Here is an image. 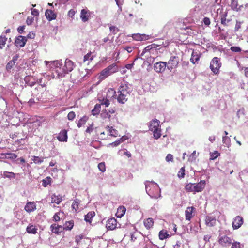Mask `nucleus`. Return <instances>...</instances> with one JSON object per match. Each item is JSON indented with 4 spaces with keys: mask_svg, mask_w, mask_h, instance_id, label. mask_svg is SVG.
Instances as JSON below:
<instances>
[{
    "mask_svg": "<svg viewBox=\"0 0 248 248\" xmlns=\"http://www.w3.org/2000/svg\"><path fill=\"white\" fill-rule=\"evenodd\" d=\"M144 225L147 229L152 228L154 225V221L152 218H148L143 221Z\"/></svg>",
    "mask_w": 248,
    "mask_h": 248,
    "instance_id": "b1692460",
    "label": "nucleus"
},
{
    "mask_svg": "<svg viewBox=\"0 0 248 248\" xmlns=\"http://www.w3.org/2000/svg\"><path fill=\"white\" fill-rule=\"evenodd\" d=\"M232 246L231 248H241V244L240 242H232Z\"/></svg>",
    "mask_w": 248,
    "mask_h": 248,
    "instance_id": "864d4df0",
    "label": "nucleus"
},
{
    "mask_svg": "<svg viewBox=\"0 0 248 248\" xmlns=\"http://www.w3.org/2000/svg\"><path fill=\"white\" fill-rule=\"evenodd\" d=\"M217 14L219 13L221 23L224 26H228L227 23L230 21V20L226 19L227 12L226 11H223L222 8L217 9Z\"/></svg>",
    "mask_w": 248,
    "mask_h": 248,
    "instance_id": "1a4fd4ad",
    "label": "nucleus"
},
{
    "mask_svg": "<svg viewBox=\"0 0 248 248\" xmlns=\"http://www.w3.org/2000/svg\"><path fill=\"white\" fill-rule=\"evenodd\" d=\"M117 220L114 218L108 219L106 222V228L110 230H113L117 227Z\"/></svg>",
    "mask_w": 248,
    "mask_h": 248,
    "instance_id": "4468645a",
    "label": "nucleus"
},
{
    "mask_svg": "<svg viewBox=\"0 0 248 248\" xmlns=\"http://www.w3.org/2000/svg\"><path fill=\"white\" fill-rule=\"evenodd\" d=\"M115 66V64H112L103 69L100 73L99 79L100 80H103L106 78L108 76L110 75L112 73L115 72L116 71V70H112Z\"/></svg>",
    "mask_w": 248,
    "mask_h": 248,
    "instance_id": "423d86ee",
    "label": "nucleus"
},
{
    "mask_svg": "<svg viewBox=\"0 0 248 248\" xmlns=\"http://www.w3.org/2000/svg\"><path fill=\"white\" fill-rule=\"evenodd\" d=\"M206 185L205 180H201L197 183H189L185 186V190L188 192H200L204 189Z\"/></svg>",
    "mask_w": 248,
    "mask_h": 248,
    "instance_id": "7ed1b4c3",
    "label": "nucleus"
},
{
    "mask_svg": "<svg viewBox=\"0 0 248 248\" xmlns=\"http://www.w3.org/2000/svg\"><path fill=\"white\" fill-rule=\"evenodd\" d=\"M146 191L152 198L157 199L161 196L158 185L154 182L147 181L145 184Z\"/></svg>",
    "mask_w": 248,
    "mask_h": 248,
    "instance_id": "f257e3e1",
    "label": "nucleus"
},
{
    "mask_svg": "<svg viewBox=\"0 0 248 248\" xmlns=\"http://www.w3.org/2000/svg\"><path fill=\"white\" fill-rule=\"evenodd\" d=\"M78 205L79 203L78 201L77 200H75L73 202L72 208L73 210H75L76 211H77L78 209Z\"/></svg>",
    "mask_w": 248,
    "mask_h": 248,
    "instance_id": "8fccbe9b",
    "label": "nucleus"
},
{
    "mask_svg": "<svg viewBox=\"0 0 248 248\" xmlns=\"http://www.w3.org/2000/svg\"><path fill=\"white\" fill-rule=\"evenodd\" d=\"M244 220L242 217L237 216L233 218L232 222V227L233 229H238L243 224Z\"/></svg>",
    "mask_w": 248,
    "mask_h": 248,
    "instance_id": "f8f14e48",
    "label": "nucleus"
},
{
    "mask_svg": "<svg viewBox=\"0 0 248 248\" xmlns=\"http://www.w3.org/2000/svg\"><path fill=\"white\" fill-rule=\"evenodd\" d=\"M179 63V58L177 56H171L167 62V68L171 71L177 67Z\"/></svg>",
    "mask_w": 248,
    "mask_h": 248,
    "instance_id": "6e6552de",
    "label": "nucleus"
},
{
    "mask_svg": "<svg viewBox=\"0 0 248 248\" xmlns=\"http://www.w3.org/2000/svg\"><path fill=\"white\" fill-rule=\"evenodd\" d=\"M110 31H112L113 33H116V32L118 31V29L114 26H111L109 27Z\"/></svg>",
    "mask_w": 248,
    "mask_h": 248,
    "instance_id": "69168bd1",
    "label": "nucleus"
},
{
    "mask_svg": "<svg viewBox=\"0 0 248 248\" xmlns=\"http://www.w3.org/2000/svg\"><path fill=\"white\" fill-rule=\"evenodd\" d=\"M106 129L107 130V134H109L110 136L114 137H116L118 136V131L112 127L107 126Z\"/></svg>",
    "mask_w": 248,
    "mask_h": 248,
    "instance_id": "393cba45",
    "label": "nucleus"
},
{
    "mask_svg": "<svg viewBox=\"0 0 248 248\" xmlns=\"http://www.w3.org/2000/svg\"><path fill=\"white\" fill-rule=\"evenodd\" d=\"M39 12L38 10L35 9H32L31 10V14L35 16H37L39 15Z\"/></svg>",
    "mask_w": 248,
    "mask_h": 248,
    "instance_id": "338daca9",
    "label": "nucleus"
},
{
    "mask_svg": "<svg viewBox=\"0 0 248 248\" xmlns=\"http://www.w3.org/2000/svg\"><path fill=\"white\" fill-rule=\"evenodd\" d=\"M34 18L32 17H28L26 20V23L28 25H31L33 22Z\"/></svg>",
    "mask_w": 248,
    "mask_h": 248,
    "instance_id": "bf43d9fd",
    "label": "nucleus"
},
{
    "mask_svg": "<svg viewBox=\"0 0 248 248\" xmlns=\"http://www.w3.org/2000/svg\"><path fill=\"white\" fill-rule=\"evenodd\" d=\"M7 38L5 36H0V49H2L5 45Z\"/></svg>",
    "mask_w": 248,
    "mask_h": 248,
    "instance_id": "e433bc0d",
    "label": "nucleus"
},
{
    "mask_svg": "<svg viewBox=\"0 0 248 248\" xmlns=\"http://www.w3.org/2000/svg\"><path fill=\"white\" fill-rule=\"evenodd\" d=\"M238 0H232L231 3V5L232 8H237L238 6Z\"/></svg>",
    "mask_w": 248,
    "mask_h": 248,
    "instance_id": "3c124183",
    "label": "nucleus"
},
{
    "mask_svg": "<svg viewBox=\"0 0 248 248\" xmlns=\"http://www.w3.org/2000/svg\"><path fill=\"white\" fill-rule=\"evenodd\" d=\"M166 160L167 162H173V156L172 155L170 154H169L167 155L166 157Z\"/></svg>",
    "mask_w": 248,
    "mask_h": 248,
    "instance_id": "5fc2aeb1",
    "label": "nucleus"
},
{
    "mask_svg": "<svg viewBox=\"0 0 248 248\" xmlns=\"http://www.w3.org/2000/svg\"><path fill=\"white\" fill-rule=\"evenodd\" d=\"M17 155L14 153H6L5 154V157L7 159L14 160L17 157Z\"/></svg>",
    "mask_w": 248,
    "mask_h": 248,
    "instance_id": "c03bdc74",
    "label": "nucleus"
},
{
    "mask_svg": "<svg viewBox=\"0 0 248 248\" xmlns=\"http://www.w3.org/2000/svg\"><path fill=\"white\" fill-rule=\"evenodd\" d=\"M89 118L87 116H83L81 117L78 121L77 125L79 128L81 127L82 125L85 124L86 122L88 121Z\"/></svg>",
    "mask_w": 248,
    "mask_h": 248,
    "instance_id": "473e14b6",
    "label": "nucleus"
},
{
    "mask_svg": "<svg viewBox=\"0 0 248 248\" xmlns=\"http://www.w3.org/2000/svg\"><path fill=\"white\" fill-rule=\"evenodd\" d=\"M218 242L223 247H226L232 243V239L226 235L220 237Z\"/></svg>",
    "mask_w": 248,
    "mask_h": 248,
    "instance_id": "ddd939ff",
    "label": "nucleus"
},
{
    "mask_svg": "<svg viewBox=\"0 0 248 248\" xmlns=\"http://www.w3.org/2000/svg\"><path fill=\"white\" fill-rule=\"evenodd\" d=\"M57 138L59 141L66 142L68 138L67 130L65 129L62 130Z\"/></svg>",
    "mask_w": 248,
    "mask_h": 248,
    "instance_id": "aec40b11",
    "label": "nucleus"
},
{
    "mask_svg": "<svg viewBox=\"0 0 248 248\" xmlns=\"http://www.w3.org/2000/svg\"><path fill=\"white\" fill-rule=\"evenodd\" d=\"M101 109L100 104H97L95 105L94 108L92 112L93 115H96L99 113Z\"/></svg>",
    "mask_w": 248,
    "mask_h": 248,
    "instance_id": "f704fd0d",
    "label": "nucleus"
},
{
    "mask_svg": "<svg viewBox=\"0 0 248 248\" xmlns=\"http://www.w3.org/2000/svg\"><path fill=\"white\" fill-rule=\"evenodd\" d=\"M44 159V157L40 158L38 156H33L32 158V161L35 164H39L43 162Z\"/></svg>",
    "mask_w": 248,
    "mask_h": 248,
    "instance_id": "4c0bfd02",
    "label": "nucleus"
},
{
    "mask_svg": "<svg viewBox=\"0 0 248 248\" xmlns=\"http://www.w3.org/2000/svg\"><path fill=\"white\" fill-rule=\"evenodd\" d=\"M15 65L14 63L10 61L6 65V69L7 70H11Z\"/></svg>",
    "mask_w": 248,
    "mask_h": 248,
    "instance_id": "680f3d73",
    "label": "nucleus"
},
{
    "mask_svg": "<svg viewBox=\"0 0 248 248\" xmlns=\"http://www.w3.org/2000/svg\"><path fill=\"white\" fill-rule=\"evenodd\" d=\"M101 115L102 117L104 118H109L110 117V115L107 112L106 110H105V111H103Z\"/></svg>",
    "mask_w": 248,
    "mask_h": 248,
    "instance_id": "052dcab7",
    "label": "nucleus"
},
{
    "mask_svg": "<svg viewBox=\"0 0 248 248\" xmlns=\"http://www.w3.org/2000/svg\"><path fill=\"white\" fill-rule=\"evenodd\" d=\"M98 168L102 172L106 171V165L105 162L99 163L98 165Z\"/></svg>",
    "mask_w": 248,
    "mask_h": 248,
    "instance_id": "a18cd8bd",
    "label": "nucleus"
},
{
    "mask_svg": "<svg viewBox=\"0 0 248 248\" xmlns=\"http://www.w3.org/2000/svg\"><path fill=\"white\" fill-rule=\"evenodd\" d=\"M55 72L57 74L56 77L58 78H61L64 77L66 74H68L66 72L65 70L62 66V67H57L55 71Z\"/></svg>",
    "mask_w": 248,
    "mask_h": 248,
    "instance_id": "412c9836",
    "label": "nucleus"
},
{
    "mask_svg": "<svg viewBox=\"0 0 248 248\" xmlns=\"http://www.w3.org/2000/svg\"><path fill=\"white\" fill-rule=\"evenodd\" d=\"M220 155V153L217 151L210 153V159L215 160Z\"/></svg>",
    "mask_w": 248,
    "mask_h": 248,
    "instance_id": "ea45409f",
    "label": "nucleus"
},
{
    "mask_svg": "<svg viewBox=\"0 0 248 248\" xmlns=\"http://www.w3.org/2000/svg\"><path fill=\"white\" fill-rule=\"evenodd\" d=\"M93 56L92 55V53L90 52L84 56V62L87 61H92L93 59Z\"/></svg>",
    "mask_w": 248,
    "mask_h": 248,
    "instance_id": "a19ab883",
    "label": "nucleus"
},
{
    "mask_svg": "<svg viewBox=\"0 0 248 248\" xmlns=\"http://www.w3.org/2000/svg\"><path fill=\"white\" fill-rule=\"evenodd\" d=\"M195 211L196 209L193 206L187 207L185 211L186 220L190 221L194 217Z\"/></svg>",
    "mask_w": 248,
    "mask_h": 248,
    "instance_id": "9d476101",
    "label": "nucleus"
},
{
    "mask_svg": "<svg viewBox=\"0 0 248 248\" xmlns=\"http://www.w3.org/2000/svg\"><path fill=\"white\" fill-rule=\"evenodd\" d=\"M221 66V63L220 59L218 57H214L210 64V68L211 71L215 74H217L219 73V69Z\"/></svg>",
    "mask_w": 248,
    "mask_h": 248,
    "instance_id": "39448f33",
    "label": "nucleus"
},
{
    "mask_svg": "<svg viewBox=\"0 0 248 248\" xmlns=\"http://www.w3.org/2000/svg\"><path fill=\"white\" fill-rule=\"evenodd\" d=\"M200 57V54L198 52L193 51L191 54V57L190 58V61L193 63H195L197 62Z\"/></svg>",
    "mask_w": 248,
    "mask_h": 248,
    "instance_id": "bb28decb",
    "label": "nucleus"
},
{
    "mask_svg": "<svg viewBox=\"0 0 248 248\" xmlns=\"http://www.w3.org/2000/svg\"><path fill=\"white\" fill-rule=\"evenodd\" d=\"M46 88L45 86L42 85H38L34 89L33 94L35 96L39 99V98H42L44 96L46 95Z\"/></svg>",
    "mask_w": 248,
    "mask_h": 248,
    "instance_id": "0eeeda50",
    "label": "nucleus"
},
{
    "mask_svg": "<svg viewBox=\"0 0 248 248\" xmlns=\"http://www.w3.org/2000/svg\"><path fill=\"white\" fill-rule=\"evenodd\" d=\"M126 208L124 206H120L117 209L116 216L117 217L121 218L125 214Z\"/></svg>",
    "mask_w": 248,
    "mask_h": 248,
    "instance_id": "a878e982",
    "label": "nucleus"
},
{
    "mask_svg": "<svg viewBox=\"0 0 248 248\" xmlns=\"http://www.w3.org/2000/svg\"><path fill=\"white\" fill-rule=\"evenodd\" d=\"M117 101L119 103L124 104L130 95L129 87L126 84H121L118 91Z\"/></svg>",
    "mask_w": 248,
    "mask_h": 248,
    "instance_id": "f03ea898",
    "label": "nucleus"
},
{
    "mask_svg": "<svg viewBox=\"0 0 248 248\" xmlns=\"http://www.w3.org/2000/svg\"><path fill=\"white\" fill-rule=\"evenodd\" d=\"M80 16L82 21L85 22L88 20L91 16V12L87 9H83L81 11Z\"/></svg>",
    "mask_w": 248,
    "mask_h": 248,
    "instance_id": "a211bd4d",
    "label": "nucleus"
},
{
    "mask_svg": "<svg viewBox=\"0 0 248 248\" xmlns=\"http://www.w3.org/2000/svg\"><path fill=\"white\" fill-rule=\"evenodd\" d=\"M203 23L206 26H209L210 25L211 22L210 19L207 17H205L203 18Z\"/></svg>",
    "mask_w": 248,
    "mask_h": 248,
    "instance_id": "13d9d810",
    "label": "nucleus"
},
{
    "mask_svg": "<svg viewBox=\"0 0 248 248\" xmlns=\"http://www.w3.org/2000/svg\"><path fill=\"white\" fill-rule=\"evenodd\" d=\"M60 212H57L54 214V215L53 216V218L55 221L58 222L60 220Z\"/></svg>",
    "mask_w": 248,
    "mask_h": 248,
    "instance_id": "603ef678",
    "label": "nucleus"
},
{
    "mask_svg": "<svg viewBox=\"0 0 248 248\" xmlns=\"http://www.w3.org/2000/svg\"><path fill=\"white\" fill-rule=\"evenodd\" d=\"M178 177L180 178H183L185 175V167H182L178 173Z\"/></svg>",
    "mask_w": 248,
    "mask_h": 248,
    "instance_id": "37998d69",
    "label": "nucleus"
},
{
    "mask_svg": "<svg viewBox=\"0 0 248 248\" xmlns=\"http://www.w3.org/2000/svg\"><path fill=\"white\" fill-rule=\"evenodd\" d=\"M76 118V114L74 111H70L67 115V119L69 121H73Z\"/></svg>",
    "mask_w": 248,
    "mask_h": 248,
    "instance_id": "49530a36",
    "label": "nucleus"
},
{
    "mask_svg": "<svg viewBox=\"0 0 248 248\" xmlns=\"http://www.w3.org/2000/svg\"><path fill=\"white\" fill-rule=\"evenodd\" d=\"M124 49L126 50L128 53H130L133 51V47L132 46H125Z\"/></svg>",
    "mask_w": 248,
    "mask_h": 248,
    "instance_id": "774afa93",
    "label": "nucleus"
},
{
    "mask_svg": "<svg viewBox=\"0 0 248 248\" xmlns=\"http://www.w3.org/2000/svg\"><path fill=\"white\" fill-rule=\"evenodd\" d=\"M83 236L82 235H78L76 237V242L78 244L80 240L83 239Z\"/></svg>",
    "mask_w": 248,
    "mask_h": 248,
    "instance_id": "0e129e2a",
    "label": "nucleus"
},
{
    "mask_svg": "<svg viewBox=\"0 0 248 248\" xmlns=\"http://www.w3.org/2000/svg\"><path fill=\"white\" fill-rule=\"evenodd\" d=\"M124 141L123 138H121L110 144L113 146H117Z\"/></svg>",
    "mask_w": 248,
    "mask_h": 248,
    "instance_id": "de8ad7c7",
    "label": "nucleus"
},
{
    "mask_svg": "<svg viewBox=\"0 0 248 248\" xmlns=\"http://www.w3.org/2000/svg\"><path fill=\"white\" fill-rule=\"evenodd\" d=\"M51 182V178L50 177H47L46 179H43L42 181L43 186L44 187H46L47 185H50Z\"/></svg>",
    "mask_w": 248,
    "mask_h": 248,
    "instance_id": "79ce46f5",
    "label": "nucleus"
},
{
    "mask_svg": "<svg viewBox=\"0 0 248 248\" xmlns=\"http://www.w3.org/2000/svg\"><path fill=\"white\" fill-rule=\"evenodd\" d=\"M45 16L47 19L49 21H51L52 20L55 19L57 17V15L54 13V12L51 10L49 9H47L46 11Z\"/></svg>",
    "mask_w": 248,
    "mask_h": 248,
    "instance_id": "4be33fe9",
    "label": "nucleus"
},
{
    "mask_svg": "<svg viewBox=\"0 0 248 248\" xmlns=\"http://www.w3.org/2000/svg\"><path fill=\"white\" fill-rule=\"evenodd\" d=\"M100 106L104 105L105 107H108L110 105V101L109 99L107 97H103L102 99L99 100Z\"/></svg>",
    "mask_w": 248,
    "mask_h": 248,
    "instance_id": "72a5a7b5",
    "label": "nucleus"
},
{
    "mask_svg": "<svg viewBox=\"0 0 248 248\" xmlns=\"http://www.w3.org/2000/svg\"><path fill=\"white\" fill-rule=\"evenodd\" d=\"M26 230L29 233L35 234L36 233V229L33 225L28 226Z\"/></svg>",
    "mask_w": 248,
    "mask_h": 248,
    "instance_id": "58836bf2",
    "label": "nucleus"
},
{
    "mask_svg": "<svg viewBox=\"0 0 248 248\" xmlns=\"http://www.w3.org/2000/svg\"><path fill=\"white\" fill-rule=\"evenodd\" d=\"M26 41L27 39L25 37L20 35L16 37L15 44L17 47H22L25 45Z\"/></svg>",
    "mask_w": 248,
    "mask_h": 248,
    "instance_id": "2eb2a0df",
    "label": "nucleus"
},
{
    "mask_svg": "<svg viewBox=\"0 0 248 248\" xmlns=\"http://www.w3.org/2000/svg\"><path fill=\"white\" fill-rule=\"evenodd\" d=\"M24 209L28 213L33 212L36 209V205L34 202H27L24 207Z\"/></svg>",
    "mask_w": 248,
    "mask_h": 248,
    "instance_id": "f3484780",
    "label": "nucleus"
},
{
    "mask_svg": "<svg viewBox=\"0 0 248 248\" xmlns=\"http://www.w3.org/2000/svg\"><path fill=\"white\" fill-rule=\"evenodd\" d=\"M241 27V22L236 21L235 26L234 28V31H238Z\"/></svg>",
    "mask_w": 248,
    "mask_h": 248,
    "instance_id": "4d7b16f0",
    "label": "nucleus"
},
{
    "mask_svg": "<svg viewBox=\"0 0 248 248\" xmlns=\"http://www.w3.org/2000/svg\"><path fill=\"white\" fill-rule=\"evenodd\" d=\"M95 215V213L94 211H91L88 213L87 215L85 216V220L86 222L91 223L92 218Z\"/></svg>",
    "mask_w": 248,
    "mask_h": 248,
    "instance_id": "7c9ffc66",
    "label": "nucleus"
},
{
    "mask_svg": "<svg viewBox=\"0 0 248 248\" xmlns=\"http://www.w3.org/2000/svg\"><path fill=\"white\" fill-rule=\"evenodd\" d=\"M216 219L214 217L209 216L206 217L205 224L207 226L213 227L216 225Z\"/></svg>",
    "mask_w": 248,
    "mask_h": 248,
    "instance_id": "5701e85b",
    "label": "nucleus"
},
{
    "mask_svg": "<svg viewBox=\"0 0 248 248\" xmlns=\"http://www.w3.org/2000/svg\"><path fill=\"white\" fill-rule=\"evenodd\" d=\"M158 236L160 240H163L169 237L170 235L167 230L163 229L159 232Z\"/></svg>",
    "mask_w": 248,
    "mask_h": 248,
    "instance_id": "c756f323",
    "label": "nucleus"
},
{
    "mask_svg": "<svg viewBox=\"0 0 248 248\" xmlns=\"http://www.w3.org/2000/svg\"><path fill=\"white\" fill-rule=\"evenodd\" d=\"M3 175L4 177L10 179H14L16 178V174L13 172L4 171Z\"/></svg>",
    "mask_w": 248,
    "mask_h": 248,
    "instance_id": "c9c22d12",
    "label": "nucleus"
},
{
    "mask_svg": "<svg viewBox=\"0 0 248 248\" xmlns=\"http://www.w3.org/2000/svg\"><path fill=\"white\" fill-rule=\"evenodd\" d=\"M25 26H19L18 28H17V31L18 32L20 33V34H22L24 32V30L25 29Z\"/></svg>",
    "mask_w": 248,
    "mask_h": 248,
    "instance_id": "e2e57ef3",
    "label": "nucleus"
},
{
    "mask_svg": "<svg viewBox=\"0 0 248 248\" xmlns=\"http://www.w3.org/2000/svg\"><path fill=\"white\" fill-rule=\"evenodd\" d=\"M74 225V222L71 220L70 221H66L64 226L62 227L63 230L70 231L73 228Z\"/></svg>",
    "mask_w": 248,
    "mask_h": 248,
    "instance_id": "c85d7f7f",
    "label": "nucleus"
},
{
    "mask_svg": "<svg viewBox=\"0 0 248 248\" xmlns=\"http://www.w3.org/2000/svg\"><path fill=\"white\" fill-rule=\"evenodd\" d=\"M74 66V62L68 59L65 60L64 65L63 66L67 73L71 72L73 70Z\"/></svg>",
    "mask_w": 248,
    "mask_h": 248,
    "instance_id": "dca6fc26",
    "label": "nucleus"
},
{
    "mask_svg": "<svg viewBox=\"0 0 248 248\" xmlns=\"http://www.w3.org/2000/svg\"><path fill=\"white\" fill-rule=\"evenodd\" d=\"M167 67V62H159L154 64V70L157 73H162L165 70Z\"/></svg>",
    "mask_w": 248,
    "mask_h": 248,
    "instance_id": "9b49d317",
    "label": "nucleus"
},
{
    "mask_svg": "<svg viewBox=\"0 0 248 248\" xmlns=\"http://www.w3.org/2000/svg\"><path fill=\"white\" fill-rule=\"evenodd\" d=\"M62 197L60 195H57L53 194L51 197V202L59 204L62 201Z\"/></svg>",
    "mask_w": 248,
    "mask_h": 248,
    "instance_id": "cd10ccee",
    "label": "nucleus"
},
{
    "mask_svg": "<svg viewBox=\"0 0 248 248\" xmlns=\"http://www.w3.org/2000/svg\"><path fill=\"white\" fill-rule=\"evenodd\" d=\"M50 229L52 232L59 235L63 231L62 226L57 224H52L50 226Z\"/></svg>",
    "mask_w": 248,
    "mask_h": 248,
    "instance_id": "6ab92c4d",
    "label": "nucleus"
},
{
    "mask_svg": "<svg viewBox=\"0 0 248 248\" xmlns=\"http://www.w3.org/2000/svg\"><path fill=\"white\" fill-rule=\"evenodd\" d=\"M145 36V34H137L133 35V38L136 40H142L144 39V37Z\"/></svg>",
    "mask_w": 248,
    "mask_h": 248,
    "instance_id": "09e8293b",
    "label": "nucleus"
},
{
    "mask_svg": "<svg viewBox=\"0 0 248 248\" xmlns=\"http://www.w3.org/2000/svg\"><path fill=\"white\" fill-rule=\"evenodd\" d=\"M230 49L232 51L235 52H239L241 51V48L239 46H232Z\"/></svg>",
    "mask_w": 248,
    "mask_h": 248,
    "instance_id": "6e6d98bb",
    "label": "nucleus"
},
{
    "mask_svg": "<svg viewBox=\"0 0 248 248\" xmlns=\"http://www.w3.org/2000/svg\"><path fill=\"white\" fill-rule=\"evenodd\" d=\"M116 91L113 88H109L108 90L106 97L109 99L116 96Z\"/></svg>",
    "mask_w": 248,
    "mask_h": 248,
    "instance_id": "2f4dec72",
    "label": "nucleus"
},
{
    "mask_svg": "<svg viewBox=\"0 0 248 248\" xmlns=\"http://www.w3.org/2000/svg\"><path fill=\"white\" fill-rule=\"evenodd\" d=\"M159 124L160 121L156 119L152 120L149 123V129L153 132L155 139H159L161 136V129Z\"/></svg>",
    "mask_w": 248,
    "mask_h": 248,
    "instance_id": "20e7f679",
    "label": "nucleus"
}]
</instances>
